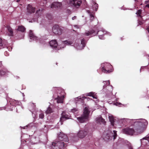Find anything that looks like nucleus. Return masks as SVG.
<instances>
[{"label": "nucleus", "instance_id": "1", "mask_svg": "<svg viewBox=\"0 0 149 149\" xmlns=\"http://www.w3.org/2000/svg\"><path fill=\"white\" fill-rule=\"evenodd\" d=\"M148 124V122L145 120L138 123L139 126L135 129V131L134 129L130 128H127L123 130L124 133L130 135H132L135 132L140 133L142 132L144 130L145 126Z\"/></svg>", "mask_w": 149, "mask_h": 149}, {"label": "nucleus", "instance_id": "2", "mask_svg": "<svg viewBox=\"0 0 149 149\" xmlns=\"http://www.w3.org/2000/svg\"><path fill=\"white\" fill-rule=\"evenodd\" d=\"M83 114L80 117L77 118L78 120L81 123H84L89 120V116L90 111L89 110L88 107H86L84 109Z\"/></svg>", "mask_w": 149, "mask_h": 149}, {"label": "nucleus", "instance_id": "3", "mask_svg": "<svg viewBox=\"0 0 149 149\" xmlns=\"http://www.w3.org/2000/svg\"><path fill=\"white\" fill-rule=\"evenodd\" d=\"M57 92L58 97L55 99L57 100V102L63 103V98L65 94L64 90L62 88L59 87L57 88Z\"/></svg>", "mask_w": 149, "mask_h": 149}, {"label": "nucleus", "instance_id": "4", "mask_svg": "<svg viewBox=\"0 0 149 149\" xmlns=\"http://www.w3.org/2000/svg\"><path fill=\"white\" fill-rule=\"evenodd\" d=\"M92 132L90 129L87 128H85L84 130H80L77 134L78 137L80 138H84L87 135H91Z\"/></svg>", "mask_w": 149, "mask_h": 149}, {"label": "nucleus", "instance_id": "5", "mask_svg": "<svg viewBox=\"0 0 149 149\" xmlns=\"http://www.w3.org/2000/svg\"><path fill=\"white\" fill-rule=\"evenodd\" d=\"M102 71L105 73H109L112 72L113 70L112 65L109 63H106L102 64Z\"/></svg>", "mask_w": 149, "mask_h": 149}, {"label": "nucleus", "instance_id": "6", "mask_svg": "<svg viewBox=\"0 0 149 149\" xmlns=\"http://www.w3.org/2000/svg\"><path fill=\"white\" fill-rule=\"evenodd\" d=\"M81 0H72L69 1V5L74 8H78L82 3Z\"/></svg>", "mask_w": 149, "mask_h": 149}, {"label": "nucleus", "instance_id": "7", "mask_svg": "<svg viewBox=\"0 0 149 149\" xmlns=\"http://www.w3.org/2000/svg\"><path fill=\"white\" fill-rule=\"evenodd\" d=\"M52 31L56 35H60L62 32V30L58 25H55L52 27Z\"/></svg>", "mask_w": 149, "mask_h": 149}, {"label": "nucleus", "instance_id": "8", "mask_svg": "<svg viewBox=\"0 0 149 149\" xmlns=\"http://www.w3.org/2000/svg\"><path fill=\"white\" fill-rule=\"evenodd\" d=\"M68 113L65 111H63L61 114V116L60 118V121L61 123L63 122L64 120L69 118V115Z\"/></svg>", "mask_w": 149, "mask_h": 149}, {"label": "nucleus", "instance_id": "9", "mask_svg": "<svg viewBox=\"0 0 149 149\" xmlns=\"http://www.w3.org/2000/svg\"><path fill=\"white\" fill-rule=\"evenodd\" d=\"M59 140L64 141H68V139L67 135L63 133H61L58 137Z\"/></svg>", "mask_w": 149, "mask_h": 149}, {"label": "nucleus", "instance_id": "10", "mask_svg": "<svg viewBox=\"0 0 149 149\" xmlns=\"http://www.w3.org/2000/svg\"><path fill=\"white\" fill-rule=\"evenodd\" d=\"M96 28H97V33H96L95 31L93 30H91L89 31H88L85 33V34L86 36H89L90 35L92 34H93L94 33V35H96L98 34V33L100 32V31H98V27L97 26H95V27Z\"/></svg>", "mask_w": 149, "mask_h": 149}, {"label": "nucleus", "instance_id": "11", "mask_svg": "<svg viewBox=\"0 0 149 149\" xmlns=\"http://www.w3.org/2000/svg\"><path fill=\"white\" fill-rule=\"evenodd\" d=\"M62 6V3L60 2H54L52 3L51 6V8H60Z\"/></svg>", "mask_w": 149, "mask_h": 149}, {"label": "nucleus", "instance_id": "12", "mask_svg": "<svg viewBox=\"0 0 149 149\" xmlns=\"http://www.w3.org/2000/svg\"><path fill=\"white\" fill-rule=\"evenodd\" d=\"M35 8L32 6L30 5H28L27 8V12L29 13H34L35 11Z\"/></svg>", "mask_w": 149, "mask_h": 149}, {"label": "nucleus", "instance_id": "13", "mask_svg": "<svg viewBox=\"0 0 149 149\" xmlns=\"http://www.w3.org/2000/svg\"><path fill=\"white\" fill-rule=\"evenodd\" d=\"M49 43L51 47L56 49L57 48L58 44L56 40H52L50 41Z\"/></svg>", "mask_w": 149, "mask_h": 149}, {"label": "nucleus", "instance_id": "14", "mask_svg": "<svg viewBox=\"0 0 149 149\" xmlns=\"http://www.w3.org/2000/svg\"><path fill=\"white\" fill-rule=\"evenodd\" d=\"M6 28L9 32L8 35L10 36H13V30L10 26L9 25H7Z\"/></svg>", "mask_w": 149, "mask_h": 149}, {"label": "nucleus", "instance_id": "15", "mask_svg": "<svg viewBox=\"0 0 149 149\" xmlns=\"http://www.w3.org/2000/svg\"><path fill=\"white\" fill-rule=\"evenodd\" d=\"M96 119L97 122L99 123H101L103 124H104L106 123L104 119L102 118L101 116L97 118Z\"/></svg>", "mask_w": 149, "mask_h": 149}, {"label": "nucleus", "instance_id": "16", "mask_svg": "<svg viewBox=\"0 0 149 149\" xmlns=\"http://www.w3.org/2000/svg\"><path fill=\"white\" fill-rule=\"evenodd\" d=\"M29 35L31 39L32 38L33 39V40H35L37 39V37L34 35L33 32L31 30L30 31Z\"/></svg>", "mask_w": 149, "mask_h": 149}, {"label": "nucleus", "instance_id": "17", "mask_svg": "<svg viewBox=\"0 0 149 149\" xmlns=\"http://www.w3.org/2000/svg\"><path fill=\"white\" fill-rule=\"evenodd\" d=\"M42 13V10H41L40 9H39L38 10H37L36 13V15L37 17H39L41 16Z\"/></svg>", "mask_w": 149, "mask_h": 149}, {"label": "nucleus", "instance_id": "18", "mask_svg": "<svg viewBox=\"0 0 149 149\" xmlns=\"http://www.w3.org/2000/svg\"><path fill=\"white\" fill-rule=\"evenodd\" d=\"M26 30L25 28L22 26H18L17 30L22 32H24Z\"/></svg>", "mask_w": 149, "mask_h": 149}, {"label": "nucleus", "instance_id": "19", "mask_svg": "<svg viewBox=\"0 0 149 149\" xmlns=\"http://www.w3.org/2000/svg\"><path fill=\"white\" fill-rule=\"evenodd\" d=\"M109 120L111 123V125L113 126L114 125V119L112 116H109Z\"/></svg>", "mask_w": 149, "mask_h": 149}, {"label": "nucleus", "instance_id": "20", "mask_svg": "<svg viewBox=\"0 0 149 149\" xmlns=\"http://www.w3.org/2000/svg\"><path fill=\"white\" fill-rule=\"evenodd\" d=\"M53 112V111L52 110V109L49 107L47 108V109L46 111V113L47 114Z\"/></svg>", "mask_w": 149, "mask_h": 149}, {"label": "nucleus", "instance_id": "21", "mask_svg": "<svg viewBox=\"0 0 149 149\" xmlns=\"http://www.w3.org/2000/svg\"><path fill=\"white\" fill-rule=\"evenodd\" d=\"M63 43L65 44H66L67 45H69L72 44L73 43V42L72 41L65 40L63 42Z\"/></svg>", "mask_w": 149, "mask_h": 149}, {"label": "nucleus", "instance_id": "22", "mask_svg": "<svg viewBox=\"0 0 149 149\" xmlns=\"http://www.w3.org/2000/svg\"><path fill=\"white\" fill-rule=\"evenodd\" d=\"M112 137L109 136V135L107 134L104 139L106 141H108L109 140L111 139Z\"/></svg>", "mask_w": 149, "mask_h": 149}, {"label": "nucleus", "instance_id": "23", "mask_svg": "<svg viewBox=\"0 0 149 149\" xmlns=\"http://www.w3.org/2000/svg\"><path fill=\"white\" fill-rule=\"evenodd\" d=\"M86 41L84 39H83L81 40V44L82 45L83 47L82 48H83L86 45Z\"/></svg>", "mask_w": 149, "mask_h": 149}, {"label": "nucleus", "instance_id": "24", "mask_svg": "<svg viewBox=\"0 0 149 149\" xmlns=\"http://www.w3.org/2000/svg\"><path fill=\"white\" fill-rule=\"evenodd\" d=\"M87 12L90 14L91 18L93 19L94 17V13H91L89 10H88Z\"/></svg>", "mask_w": 149, "mask_h": 149}, {"label": "nucleus", "instance_id": "25", "mask_svg": "<svg viewBox=\"0 0 149 149\" xmlns=\"http://www.w3.org/2000/svg\"><path fill=\"white\" fill-rule=\"evenodd\" d=\"M142 11V10H141V9L137 11V12L136 13V14L137 15H138L139 16L141 17V14Z\"/></svg>", "mask_w": 149, "mask_h": 149}, {"label": "nucleus", "instance_id": "26", "mask_svg": "<svg viewBox=\"0 0 149 149\" xmlns=\"http://www.w3.org/2000/svg\"><path fill=\"white\" fill-rule=\"evenodd\" d=\"M113 132L114 134L113 135V139H116L117 137V132L115 130H113Z\"/></svg>", "mask_w": 149, "mask_h": 149}, {"label": "nucleus", "instance_id": "27", "mask_svg": "<svg viewBox=\"0 0 149 149\" xmlns=\"http://www.w3.org/2000/svg\"><path fill=\"white\" fill-rule=\"evenodd\" d=\"M59 141L57 142V141H55V142H52V145L53 146L55 147L56 146V145L57 144V143H58Z\"/></svg>", "mask_w": 149, "mask_h": 149}, {"label": "nucleus", "instance_id": "28", "mask_svg": "<svg viewBox=\"0 0 149 149\" xmlns=\"http://www.w3.org/2000/svg\"><path fill=\"white\" fill-rule=\"evenodd\" d=\"M44 115L42 113H41L39 115V117L42 119L44 118Z\"/></svg>", "mask_w": 149, "mask_h": 149}, {"label": "nucleus", "instance_id": "29", "mask_svg": "<svg viewBox=\"0 0 149 149\" xmlns=\"http://www.w3.org/2000/svg\"><path fill=\"white\" fill-rule=\"evenodd\" d=\"M86 98V97H80L79 98L80 100H81L82 102H83V101Z\"/></svg>", "mask_w": 149, "mask_h": 149}, {"label": "nucleus", "instance_id": "30", "mask_svg": "<svg viewBox=\"0 0 149 149\" xmlns=\"http://www.w3.org/2000/svg\"><path fill=\"white\" fill-rule=\"evenodd\" d=\"M88 95L89 96H92L93 98H95L93 96V94L92 93H89Z\"/></svg>", "mask_w": 149, "mask_h": 149}, {"label": "nucleus", "instance_id": "31", "mask_svg": "<svg viewBox=\"0 0 149 149\" xmlns=\"http://www.w3.org/2000/svg\"><path fill=\"white\" fill-rule=\"evenodd\" d=\"M77 111V109L76 108H73L72 109V111L73 113Z\"/></svg>", "mask_w": 149, "mask_h": 149}, {"label": "nucleus", "instance_id": "32", "mask_svg": "<svg viewBox=\"0 0 149 149\" xmlns=\"http://www.w3.org/2000/svg\"><path fill=\"white\" fill-rule=\"evenodd\" d=\"M3 44L2 43V40L1 39H0V47H2Z\"/></svg>", "mask_w": 149, "mask_h": 149}, {"label": "nucleus", "instance_id": "33", "mask_svg": "<svg viewBox=\"0 0 149 149\" xmlns=\"http://www.w3.org/2000/svg\"><path fill=\"white\" fill-rule=\"evenodd\" d=\"M99 38L100 39H102L104 38L103 35H99Z\"/></svg>", "mask_w": 149, "mask_h": 149}, {"label": "nucleus", "instance_id": "34", "mask_svg": "<svg viewBox=\"0 0 149 149\" xmlns=\"http://www.w3.org/2000/svg\"><path fill=\"white\" fill-rule=\"evenodd\" d=\"M77 17L75 16H74V17H72V19L73 20H74V19H76Z\"/></svg>", "mask_w": 149, "mask_h": 149}, {"label": "nucleus", "instance_id": "35", "mask_svg": "<svg viewBox=\"0 0 149 149\" xmlns=\"http://www.w3.org/2000/svg\"><path fill=\"white\" fill-rule=\"evenodd\" d=\"M145 139L149 142V137H146Z\"/></svg>", "mask_w": 149, "mask_h": 149}, {"label": "nucleus", "instance_id": "36", "mask_svg": "<svg viewBox=\"0 0 149 149\" xmlns=\"http://www.w3.org/2000/svg\"><path fill=\"white\" fill-rule=\"evenodd\" d=\"M62 144L63 145V146L64 147H65V143L63 142L62 143Z\"/></svg>", "mask_w": 149, "mask_h": 149}, {"label": "nucleus", "instance_id": "37", "mask_svg": "<svg viewBox=\"0 0 149 149\" xmlns=\"http://www.w3.org/2000/svg\"><path fill=\"white\" fill-rule=\"evenodd\" d=\"M146 7H147L149 8V4H147L146 5Z\"/></svg>", "mask_w": 149, "mask_h": 149}, {"label": "nucleus", "instance_id": "38", "mask_svg": "<svg viewBox=\"0 0 149 149\" xmlns=\"http://www.w3.org/2000/svg\"><path fill=\"white\" fill-rule=\"evenodd\" d=\"M147 29L148 32L149 33V26L147 28Z\"/></svg>", "mask_w": 149, "mask_h": 149}, {"label": "nucleus", "instance_id": "39", "mask_svg": "<svg viewBox=\"0 0 149 149\" xmlns=\"http://www.w3.org/2000/svg\"><path fill=\"white\" fill-rule=\"evenodd\" d=\"M108 82L109 83V85L110 84V81H108Z\"/></svg>", "mask_w": 149, "mask_h": 149}, {"label": "nucleus", "instance_id": "40", "mask_svg": "<svg viewBox=\"0 0 149 149\" xmlns=\"http://www.w3.org/2000/svg\"><path fill=\"white\" fill-rule=\"evenodd\" d=\"M20 0H17V2H19V1H20Z\"/></svg>", "mask_w": 149, "mask_h": 149}, {"label": "nucleus", "instance_id": "41", "mask_svg": "<svg viewBox=\"0 0 149 149\" xmlns=\"http://www.w3.org/2000/svg\"><path fill=\"white\" fill-rule=\"evenodd\" d=\"M148 1H146L145 2V3H148Z\"/></svg>", "mask_w": 149, "mask_h": 149}, {"label": "nucleus", "instance_id": "42", "mask_svg": "<svg viewBox=\"0 0 149 149\" xmlns=\"http://www.w3.org/2000/svg\"><path fill=\"white\" fill-rule=\"evenodd\" d=\"M11 49H12V48L11 47H10V51Z\"/></svg>", "mask_w": 149, "mask_h": 149}, {"label": "nucleus", "instance_id": "43", "mask_svg": "<svg viewBox=\"0 0 149 149\" xmlns=\"http://www.w3.org/2000/svg\"><path fill=\"white\" fill-rule=\"evenodd\" d=\"M1 72H3V73L4 74V72L3 71H1Z\"/></svg>", "mask_w": 149, "mask_h": 149}, {"label": "nucleus", "instance_id": "44", "mask_svg": "<svg viewBox=\"0 0 149 149\" xmlns=\"http://www.w3.org/2000/svg\"><path fill=\"white\" fill-rule=\"evenodd\" d=\"M51 18H52V17H50V19H51Z\"/></svg>", "mask_w": 149, "mask_h": 149}]
</instances>
